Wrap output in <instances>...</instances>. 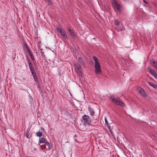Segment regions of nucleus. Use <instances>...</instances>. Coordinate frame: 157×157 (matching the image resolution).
Returning a JSON list of instances; mask_svg holds the SVG:
<instances>
[{
	"label": "nucleus",
	"instance_id": "23",
	"mask_svg": "<svg viewBox=\"0 0 157 157\" xmlns=\"http://www.w3.org/2000/svg\"><path fill=\"white\" fill-rule=\"evenodd\" d=\"M153 66H154L157 69V62H155V61L153 62Z\"/></svg>",
	"mask_w": 157,
	"mask_h": 157
},
{
	"label": "nucleus",
	"instance_id": "9",
	"mask_svg": "<svg viewBox=\"0 0 157 157\" xmlns=\"http://www.w3.org/2000/svg\"><path fill=\"white\" fill-rule=\"evenodd\" d=\"M77 65L78 66L81 67V66H84L85 65L83 59L81 57H79L78 58V63Z\"/></svg>",
	"mask_w": 157,
	"mask_h": 157
},
{
	"label": "nucleus",
	"instance_id": "26",
	"mask_svg": "<svg viewBox=\"0 0 157 157\" xmlns=\"http://www.w3.org/2000/svg\"><path fill=\"white\" fill-rule=\"evenodd\" d=\"M107 125V126H108V128H109V130L111 132H111V128L110 126L109 125V124H108V125Z\"/></svg>",
	"mask_w": 157,
	"mask_h": 157
},
{
	"label": "nucleus",
	"instance_id": "24",
	"mask_svg": "<svg viewBox=\"0 0 157 157\" xmlns=\"http://www.w3.org/2000/svg\"><path fill=\"white\" fill-rule=\"evenodd\" d=\"M41 53L42 57H43L44 59V58H45V56L44 54V52H41Z\"/></svg>",
	"mask_w": 157,
	"mask_h": 157
},
{
	"label": "nucleus",
	"instance_id": "15",
	"mask_svg": "<svg viewBox=\"0 0 157 157\" xmlns=\"http://www.w3.org/2000/svg\"><path fill=\"white\" fill-rule=\"evenodd\" d=\"M32 74L33 76L35 81L36 82H37L38 81V79L37 78V77L36 72L33 73H32Z\"/></svg>",
	"mask_w": 157,
	"mask_h": 157
},
{
	"label": "nucleus",
	"instance_id": "29",
	"mask_svg": "<svg viewBox=\"0 0 157 157\" xmlns=\"http://www.w3.org/2000/svg\"><path fill=\"white\" fill-rule=\"evenodd\" d=\"M143 1L144 2H145L146 4L148 3V2L146 1V0H143Z\"/></svg>",
	"mask_w": 157,
	"mask_h": 157
},
{
	"label": "nucleus",
	"instance_id": "30",
	"mask_svg": "<svg viewBox=\"0 0 157 157\" xmlns=\"http://www.w3.org/2000/svg\"><path fill=\"white\" fill-rule=\"evenodd\" d=\"M76 136V135H75V136Z\"/></svg>",
	"mask_w": 157,
	"mask_h": 157
},
{
	"label": "nucleus",
	"instance_id": "27",
	"mask_svg": "<svg viewBox=\"0 0 157 157\" xmlns=\"http://www.w3.org/2000/svg\"><path fill=\"white\" fill-rule=\"evenodd\" d=\"M105 123L107 125L109 124H108V122L107 121L106 119V118L105 119Z\"/></svg>",
	"mask_w": 157,
	"mask_h": 157
},
{
	"label": "nucleus",
	"instance_id": "21",
	"mask_svg": "<svg viewBox=\"0 0 157 157\" xmlns=\"http://www.w3.org/2000/svg\"><path fill=\"white\" fill-rule=\"evenodd\" d=\"M114 24L117 27L120 26V22L118 21H116L115 22Z\"/></svg>",
	"mask_w": 157,
	"mask_h": 157
},
{
	"label": "nucleus",
	"instance_id": "5",
	"mask_svg": "<svg viewBox=\"0 0 157 157\" xmlns=\"http://www.w3.org/2000/svg\"><path fill=\"white\" fill-rule=\"evenodd\" d=\"M56 30L58 33H61V35L65 39H68V37L66 35V33L64 30L59 28H57Z\"/></svg>",
	"mask_w": 157,
	"mask_h": 157
},
{
	"label": "nucleus",
	"instance_id": "20",
	"mask_svg": "<svg viewBox=\"0 0 157 157\" xmlns=\"http://www.w3.org/2000/svg\"><path fill=\"white\" fill-rule=\"evenodd\" d=\"M36 136H37L40 137L42 136V133L40 131H39L36 133Z\"/></svg>",
	"mask_w": 157,
	"mask_h": 157
},
{
	"label": "nucleus",
	"instance_id": "6",
	"mask_svg": "<svg viewBox=\"0 0 157 157\" xmlns=\"http://www.w3.org/2000/svg\"><path fill=\"white\" fill-rule=\"evenodd\" d=\"M83 120L82 122L84 124H89L90 123L91 121L90 119V117L86 115L83 116Z\"/></svg>",
	"mask_w": 157,
	"mask_h": 157
},
{
	"label": "nucleus",
	"instance_id": "25",
	"mask_svg": "<svg viewBox=\"0 0 157 157\" xmlns=\"http://www.w3.org/2000/svg\"><path fill=\"white\" fill-rule=\"evenodd\" d=\"M47 2L49 4V5H50L52 4L51 1L50 0H47Z\"/></svg>",
	"mask_w": 157,
	"mask_h": 157
},
{
	"label": "nucleus",
	"instance_id": "18",
	"mask_svg": "<svg viewBox=\"0 0 157 157\" xmlns=\"http://www.w3.org/2000/svg\"><path fill=\"white\" fill-rule=\"evenodd\" d=\"M29 55L30 56V57H31V59L33 61L35 60V59H34V57L33 56V55L32 52L31 51L30 52H29Z\"/></svg>",
	"mask_w": 157,
	"mask_h": 157
},
{
	"label": "nucleus",
	"instance_id": "11",
	"mask_svg": "<svg viewBox=\"0 0 157 157\" xmlns=\"http://www.w3.org/2000/svg\"><path fill=\"white\" fill-rule=\"evenodd\" d=\"M45 148L47 149H50L51 147V144L50 143L46 140L44 143Z\"/></svg>",
	"mask_w": 157,
	"mask_h": 157
},
{
	"label": "nucleus",
	"instance_id": "3",
	"mask_svg": "<svg viewBox=\"0 0 157 157\" xmlns=\"http://www.w3.org/2000/svg\"><path fill=\"white\" fill-rule=\"evenodd\" d=\"M111 3L113 7L116 8L118 11H121V6L120 4L118 3L115 0H111Z\"/></svg>",
	"mask_w": 157,
	"mask_h": 157
},
{
	"label": "nucleus",
	"instance_id": "1",
	"mask_svg": "<svg viewBox=\"0 0 157 157\" xmlns=\"http://www.w3.org/2000/svg\"><path fill=\"white\" fill-rule=\"evenodd\" d=\"M93 59L94 61L95 72L96 74H98L101 72V67L100 63L97 58L95 56L93 57Z\"/></svg>",
	"mask_w": 157,
	"mask_h": 157
},
{
	"label": "nucleus",
	"instance_id": "17",
	"mask_svg": "<svg viewBox=\"0 0 157 157\" xmlns=\"http://www.w3.org/2000/svg\"><path fill=\"white\" fill-rule=\"evenodd\" d=\"M89 110L91 116H93L94 115V113L93 109L90 107H89Z\"/></svg>",
	"mask_w": 157,
	"mask_h": 157
},
{
	"label": "nucleus",
	"instance_id": "4",
	"mask_svg": "<svg viewBox=\"0 0 157 157\" xmlns=\"http://www.w3.org/2000/svg\"><path fill=\"white\" fill-rule=\"evenodd\" d=\"M74 66L75 67V70L76 73L78 75L82 77L83 75V74L82 72L81 67L78 66L76 64H75Z\"/></svg>",
	"mask_w": 157,
	"mask_h": 157
},
{
	"label": "nucleus",
	"instance_id": "2",
	"mask_svg": "<svg viewBox=\"0 0 157 157\" xmlns=\"http://www.w3.org/2000/svg\"><path fill=\"white\" fill-rule=\"evenodd\" d=\"M110 98L112 100V101L115 104L117 105H119L122 106H124V103L117 99L115 98L113 96H111Z\"/></svg>",
	"mask_w": 157,
	"mask_h": 157
},
{
	"label": "nucleus",
	"instance_id": "14",
	"mask_svg": "<svg viewBox=\"0 0 157 157\" xmlns=\"http://www.w3.org/2000/svg\"><path fill=\"white\" fill-rule=\"evenodd\" d=\"M24 135L27 138H30L31 137V135L30 134L29 131L27 130L26 133L24 134Z\"/></svg>",
	"mask_w": 157,
	"mask_h": 157
},
{
	"label": "nucleus",
	"instance_id": "16",
	"mask_svg": "<svg viewBox=\"0 0 157 157\" xmlns=\"http://www.w3.org/2000/svg\"><path fill=\"white\" fill-rule=\"evenodd\" d=\"M148 83L150 86L153 87L155 89L157 88V85L149 82H148Z\"/></svg>",
	"mask_w": 157,
	"mask_h": 157
},
{
	"label": "nucleus",
	"instance_id": "28",
	"mask_svg": "<svg viewBox=\"0 0 157 157\" xmlns=\"http://www.w3.org/2000/svg\"><path fill=\"white\" fill-rule=\"evenodd\" d=\"M84 0L86 2H90V0Z\"/></svg>",
	"mask_w": 157,
	"mask_h": 157
},
{
	"label": "nucleus",
	"instance_id": "22",
	"mask_svg": "<svg viewBox=\"0 0 157 157\" xmlns=\"http://www.w3.org/2000/svg\"><path fill=\"white\" fill-rule=\"evenodd\" d=\"M25 48H26V49H27V50L28 53L29 52H31V51H30V49L29 48L28 46V45H27V44H25Z\"/></svg>",
	"mask_w": 157,
	"mask_h": 157
},
{
	"label": "nucleus",
	"instance_id": "8",
	"mask_svg": "<svg viewBox=\"0 0 157 157\" xmlns=\"http://www.w3.org/2000/svg\"><path fill=\"white\" fill-rule=\"evenodd\" d=\"M138 91L145 98L147 96V95L145 90L141 88H138Z\"/></svg>",
	"mask_w": 157,
	"mask_h": 157
},
{
	"label": "nucleus",
	"instance_id": "12",
	"mask_svg": "<svg viewBox=\"0 0 157 157\" xmlns=\"http://www.w3.org/2000/svg\"><path fill=\"white\" fill-rule=\"evenodd\" d=\"M116 29L117 31H121L124 29H123V27L121 24H120V26H119L116 27Z\"/></svg>",
	"mask_w": 157,
	"mask_h": 157
},
{
	"label": "nucleus",
	"instance_id": "19",
	"mask_svg": "<svg viewBox=\"0 0 157 157\" xmlns=\"http://www.w3.org/2000/svg\"><path fill=\"white\" fill-rule=\"evenodd\" d=\"M46 141L45 140V139L44 138H42L40 139L39 140V143H45Z\"/></svg>",
	"mask_w": 157,
	"mask_h": 157
},
{
	"label": "nucleus",
	"instance_id": "13",
	"mask_svg": "<svg viewBox=\"0 0 157 157\" xmlns=\"http://www.w3.org/2000/svg\"><path fill=\"white\" fill-rule=\"evenodd\" d=\"M67 30L70 33L73 37H75V33L71 29L69 28H67Z\"/></svg>",
	"mask_w": 157,
	"mask_h": 157
},
{
	"label": "nucleus",
	"instance_id": "7",
	"mask_svg": "<svg viewBox=\"0 0 157 157\" xmlns=\"http://www.w3.org/2000/svg\"><path fill=\"white\" fill-rule=\"evenodd\" d=\"M147 71L150 72L155 78H157V74L153 69L149 68L147 69Z\"/></svg>",
	"mask_w": 157,
	"mask_h": 157
},
{
	"label": "nucleus",
	"instance_id": "10",
	"mask_svg": "<svg viewBox=\"0 0 157 157\" xmlns=\"http://www.w3.org/2000/svg\"><path fill=\"white\" fill-rule=\"evenodd\" d=\"M28 64L29 66L31 73H33L35 72V71L34 69V68L32 63L29 60Z\"/></svg>",
	"mask_w": 157,
	"mask_h": 157
}]
</instances>
